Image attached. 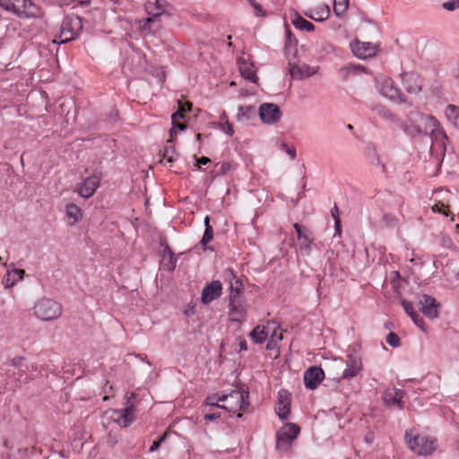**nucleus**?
<instances>
[{
    "mask_svg": "<svg viewBox=\"0 0 459 459\" xmlns=\"http://www.w3.org/2000/svg\"><path fill=\"white\" fill-rule=\"evenodd\" d=\"M239 72L241 75L247 80L252 82H256L257 77L250 64L245 61L239 62Z\"/></svg>",
    "mask_w": 459,
    "mask_h": 459,
    "instance_id": "nucleus-30",
    "label": "nucleus"
},
{
    "mask_svg": "<svg viewBox=\"0 0 459 459\" xmlns=\"http://www.w3.org/2000/svg\"><path fill=\"white\" fill-rule=\"evenodd\" d=\"M248 393H244L238 390H233L229 394H223L217 398L218 402H225L229 399L234 400L238 403V408L241 411H244L249 405L247 402Z\"/></svg>",
    "mask_w": 459,
    "mask_h": 459,
    "instance_id": "nucleus-20",
    "label": "nucleus"
},
{
    "mask_svg": "<svg viewBox=\"0 0 459 459\" xmlns=\"http://www.w3.org/2000/svg\"><path fill=\"white\" fill-rule=\"evenodd\" d=\"M173 143V137L167 142L168 144ZM176 154V149L173 145H166L162 153L163 159H165L168 162L171 163L174 161V155Z\"/></svg>",
    "mask_w": 459,
    "mask_h": 459,
    "instance_id": "nucleus-37",
    "label": "nucleus"
},
{
    "mask_svg": "<svg viewBox=\"0 0 459 459\" xmlns=\"http://www.w3.org/2000/svg\"><path fill=\"white\" fill-rule=\"evenodd\" d=\"M205 404L206 405H210V406H215V407H219V408H221V409H224V410H227V407L224 406V405H219L217 403L214 402V398L213 397H207L205 399Z\"/></svg>",
    "mask_w": 459,
    "mask_h": 459,
    "instance_id": "nucleus-54",
    "label": "nucleus"
},
{
    "mask_svg": "<svg viewBox=\"0 0 459 459\" xmlns=\"http://www.w3.org/2000/svg\"><path fill=\"white\" fill-rule=\"evenodd\" d=\"M442 7L447 11H455L459 9V0H450L444 2Z\"/></svg>",
    "mask_w": 459,
    "mask_h": 459,
    "instance_id": "nucleus-49",
    "label": "nucleus"
},
{
    "mask_svg": "<svg viewBox=\"0 0 459 459\" xmlns=\"http://www.w3.org/2000/svg\"><path fill=\"white\" fill-rule=\"evenodd\" d=\"M346 366L353 368L355 370L361 371V369H362L361 359L359 357L357 358L352 355H348L347 360H346Z\"/></svg>",
    "mask_w": 459,
    "mask_h": 459,
    "instance_id": "nucleus-40",
    "label": "nucleus"
},
{
    "mask_svg": "<svg viewBox=\"0 0 459 459\" xmlns=\"http://www.w3.org/2000/svg\"><path fill=\"white\" fill-rule=\"evenodd\" d=\"M303 378L306 388L314 390L325 378V372L321 368L312 366L304 372Z\"/></svg>",
    "mask_w": 459,
    "mask_h": 459,
    "instance_id": "nucleus-11",
    "label": "nucleus"
},
{
    "mask_svg": "<svg viewBox=\"0 0 459 459\" xmlns=\"http://www.w3.org/2000/svg\"><path fill=\"white\" fill-rule=\"evenodd\" d=\"M221 129L227 134L232 136L234 134L232 125L226 119V115L223 114L221 117V122L220 124Z\"/></svg>",
    "mask_w": 459,
    "mask_h": 459,
    "instance_id": "nucleus-44",
    "label": "nucleus"
},
{
    "mask_svg": "<svg viewBox=\"0 0 459 459\" xmlns=\"http://www.w3.org/2000/svg\"><path fill=\"white\" fill-rule=\"evenodd\" d=\"M66 214L70 219H73L74 221H77L81 217V210L74 204H68L66 205Z\"/></svg>",
    "mask_w": 459,
    "mask_h": 459,
    "instance_id": "nucleus-39",
    "label": "nucleus"
},
{
    "mask_svg": "<svg viewBox=\"0 0 459 459\" xmlns=\"http://www.w3.org/2000/svg\"><path fill=\"white\" fill-rule=\"evenodd\" d=\"M213 238V229L211 225H207V228L204 230V233L200 241L202 246H205Z\"/></svg>",
    "mask_w": 459,
    "mask_h": 459,
    "instance_id": "nucleus-45",
    "label": "nucleus"
},
{
    "mask_svg": "<svg viewBox=\"0 0 459 459\" xmlns=\"http://www.w3.org/2000/svg\"><path fill=\"white\" fill-rule=\"evenodd\" d=\"M100 185V179L96 176L89 177L80 184L78 192L81 196L90 198L93 195Z\"/></svg>",
    "mask_w": 459,
    "mask_h": 459,
    "instance_id": "nucleus-19",
    "label": "nucleus"
},
{
    "mask_svg": "<svg viewBox=\"0 0 459 459\" xmlns=\"http://www.w3.org/2000/svg\"><path fill=\"white\" fill-rule=\"evenodd\" d=\"M82 30V22L78 15H67L62 22L58 43H67L76 39Z\"/></svg>",
    "mask_w": 459,
    "mask_h": 459,
    "instance_id": "nucleus-5",
    "label": "nucleus"
},
{
    "mask_svg": "<svg viewBox=\"0 0 459 459\" xmlns=\"http://www.w3.org/2000/svg\"><path fill=\"white\" fill-rule=\"evenodd\" d=\"M281 147L290 155L291 160L296 158V149L294 147H290L285 143H281Z\"/></svg>",
    "mask_w": 459,
    "mask_h": 459,
    "instance_id": "nucleus-51",
    "label": "nucleus"
},
{
    "mask_svg": "<svg viewBox=\"0 0 459 459\" xmlns=\"http://www.w3.org/2000/svg\"><path fill=\"white\" fill-rule=\"evenodd\" d=\"M224 277L226 280L230 281V294L243 293L242 281L234 274L232 270H230V269L226 270L224 273Z\"/></svg>",
    "mask_w": 459,
    "mask_h": 459,
    "instance_id": "nucleus-22",
    "label": "nucleus"
},
{
    "mask_svg": "<svg viewBox=\"0 0 459 459\" xmlns=\"http://www.w3.org/2000/svg\"><path fill=\"white\" fill-rule=\"evenodd\" d=\"M411 134L413 135H430L431 141L446 140L447 136L440 127L438 121L432 116L411 112L410 117Z\"/></svg>",
    "mask_w": 459,
    "mask_h": 459,
    "instance_id": "nucleus-1",
    "label": "nucleus"
},
{
    "mask_svg": "<svg viewBox=\"0 0 459 459\" xmlns=\"http://www.w3.org/2000/svg\"><path fill=\"white\" fill-rule=\"evenodd\" d=\"M371 108L382 118L389 120L391 122L396 121L395 116L385 106L376 105V106H373Z\"/></svg>",
    "mask_w": 459,
    "mask_h": 459,
    "instance_id": "nucleus-34",
    "label": "nucleus"
},
{
    "mask_svg": "<svg viewBox=\"0 0 459 459\" xmlns=\"http://www.w3.org/2000/svg\"><path fill=\"white\" fill-rule=\"evenodd\" d=\"M360 371L359 370H355L353 368H351V367H347L342 376L338 378V381H340V379H351L354 377H356Z\"/></svg>",
    "mask_w": 459,
    "mask_h": 459,
    "instance_id": "nucleus-47",
    "label": "nucleus"
},
{
    "mask_svg": "<svg viewBox=\"0 0 459 459\" xmlns=\"http://www.w3.org/2000/svg\"><path fill=\"white\" fill-rule=\"evenodd\" d=\"M418 306L421 313L428 318L434 319L438 316L440 304L435 298L427 294H420L418 297Z\"/></svg>",
    "mask_w": 459,
    "mask_h": 459,
    "instance_id": "nucleus-7",
    "label": "nucleus"
},
{
    "mask_svg": "<svg viewBox=\"0 0 459 459\" xmlns=\"http://www.w3.org/2000/svg\"><path fill=\"white\" fill-rule=\"evenodd\" d=\"M247 350V344L246 341H241L239 342V351H244Z\"/></svg>",
    "mask_w": 459,
    "mask_h": 459,
    "instance_id": "nucleus-60",
    "label": "nucleus"
},
{
    "mask_svg": "<svg viewBox=\"0 0 459 459\" xmlns=\"http://www.w3.org/2000/svg\"><path fill=\"white\" fill-rule=\"evenodd\" d=\"M289 71L291 78L296 80H302L316 73L315 67H311L305 63H296L292 56L289 57Z\"/></svg>",
    "mask_w": 459,
    "mask_h": 459,
    "instance_id": "nucleus-9",
    "label": "nucleus"
},
{
    "mask_svg": "<svg viewBox=\"0 0 459 459\" xmlns=\"http://www.w3.org/2000/svg\"><path fill=\"white\" fill-rule=\"evenodd\" d=\"M380 93L390 99L391 100L403 103L406 101V97L401 92V91L394 85L391 79H385L380 87Z\"/></svg>",
    "mask_w": 459,
    "mask_h": 459,
    "instance_id": "nucleus-12",
    "label": "nucleus"
},
{
    "mask_svg": "<svg viewBox=\"0 0 459 459\" xmlns=\"http://www.w3.org/2000/svg\"><path fill=\"white\" fill-rule=\"evenodd\" d=\"M185 117V115L181 113V111H176L173 113L171 118H172V127L169 130V136L172 138L174 134H176L175 129L178 128L180 131H183L186 129V126L183 123L179 122V119H183Z\"/></svg>",
    "mask_w": 459,
    "mask_h": 459,
    "instance_id": "nucleus-31",
    "label": "nucleus"
},
{
    "mask_svg": "<svg viewBox=\"0 0 459 459\" xmlns=\"http://www.w3.org/2000/svg\"><path fill=\"white\" fill-rule=\"evenodd\" d=\"M280 108L273 103H263L259 107V117L264 124L274 125L281 118Z\"/></svg>",
    "mask_w": 459,
    "mask_h": 459,
    "instance_id": "nucleus-8",
    "label": "nucleus"
},
{
    "mask_svg": "<svg viewBox=\"0 0 459 459\" xmlns=\"http://www.w3.org/2000/svg\"><path fill=\"white\" fill-rule=\"evenodd\" d=\"M297 45L298 40L295 36L291 33L288 26H286V43H285V55L289 57L292 56L293 59L296 58L297 56Z\"/></svg>",
    "mask_w": 459,
    "mask_h": 459,
    "instance_id": "nucleus-21",
    "label": "nucleus"
},
{
    "mask_svg": "<svg viewBox=\"0 0 459 459\" xmlns=\"http://www.w3.org/2000/svg\"><path fill=\"white\" fill-rule=\"evenodd\" d=\"M222 293V285L220 281H212L208 283L202 290L201 301L204 304H209L212 300L220 298Z\"/></svg>",
    "mask_w": 459,
    "mask_h": 459,
    "instance_id": "nucleus-15",
    "label": "nucleus"
},
{
    "mask_svg": "<svg viewBox=\"0 0 459 459\" xmlns=\"http://www.w3.org/2000/svg\"><path fill=\"white\" fill-rule=\"evenodd\" d=\"M331 215L333 218L334 221L336 220H340L339 218V209L336 204L333 205V207L331 209Z\"/></svg>",
    "mask_w": 459,
    "mask_h": 459,
    "instance_id": "nucleus-58",
    "label": "nucleus"
},
{
    "mask_svg": "<svg viewBox=\"0 0 459 459\" xmlns=\"http://www.w3.org/2000/svg\"><path fill=\"white\" fill-rule=\"evenodd\" d=\"M300 429L297 424L287 423L277 433V446L280 447L282 444L291 443L299 434Z\"/></svg>",
    "mask_w": 459,
    "mask_h": 459,
    "instance_id": "nucleus-13",
    "label": "nucleus"
},
{
    "mask_svg": "<svg viewBox=\"0 0 459 459\" xmlns=\"http://www.w3.org/2000/svg\"><path fill=\"white\" fill-rule=\"evenodd\" d=\"M167 435L168 433L165 432L157 441L160 442V444H161L166 439Z\"/></svg>",
    "mask_w": 459,
    "mask_h": 459,
    "instance_id": "nucleus-62",
    "label": "nucleus"
},
{
    "mask_svg": "<svg viewBox=\"0 0 459 459\" xmlns=\"http://www.w3.org/2000/svg\"><path fill=\"white\" fill-rule=\"evenodd\" d=\"M255 116V108L252 105L239 106L237 118L238 121H247Z\"/></svg>",
    "mask_w": 459,
    "mask_h": 459,
    "instance_id": "nucleus-29",
    "label": "nucleus"
},
{
    "mask_svg": "<svg viewBox=\"0 0 459 459\" xmlns=\"http://www.w3.org/2000/svg\"><path fill=\"white\" fill-rule=\"evenodd\" d=\"M178 111H181L182 114H185L186 111H190L192 108V103L187 101L186 103H183L181 100L178 101Z\"/></svg>",
    "mask_w": 459,
    "mask_h": 459,
    "instance_id": "nucleus-52",
    "label": "nucleus"
},
{
    "mask_svg": "<svg viewBox=\"0 0 459 459\" xmlns=\"http://www.w3.org/2000/svg\"><path fill=\"white\" fill-rule=\"evenodd\" d=\"M235 168H236V165L231 162H223L221 164L217 163L215 165V172H216L217 176L224 175L228 171L234 169Z\"/></svg>",
    "mask_w": 459,
    "mask_h": 459,
    "instance_id": "nucleus-41",
    "label": "nucleus"
},
{
    "mask_svg": "<svg viewBox=\"0 0 459 459\" xmlns=\"http://www.w3.org/2000/svg\"><path fill=\"white\" fill-rule=\"evenodd\" d=\"M404 440L408 447L419 455H428L435 451V440L426 436L413 435L411 430H406Z\"/></svg>",
    "mask_w": 459,
    "mask_h": 459,
    "instance_id": "nucleus-4",
    "label": "nucleus"
},
{
    "mask_svg": "<svg viewBox=\"0 0 459 459\" xmlns=\"http://www.w3.org/2000/svg\"><path fill=\"white\" fill-rule=\"evenodd\" d=\"M177 259L173 256H169L166 261H163V266L169 272H172L176 268Z\"/></svg>",
    "mask_w": 459,
    "mask_h": 459,
    "instance_id": "nucleus-50",
    "label": "nucleus"
},
{
    "mask_svg": "<svg viewBox=\"0 0 459 459\" xmlns=\"http://www.w3.org/2000/svg\"><path fill=\"white\" fill-rule=\"evenodd\" d=\"M350 46L353 54L360 59L374 56L377 50V47L370 42H360L359 40H355L351 42Z\"/></svg>",
    "mask_w": 459,
    "mask_h": 459,
    "instance_id": "nucleus-14",
    "label": "nucleus"
},
{
    "mask_svg": "<svg viewBox=\"0 0 459 459\" xmlns=\"http://www.w3.org/2000/svg\"><path fill=\"white\" fill-rule=\"evenodd\" d=\"M230 320L242 323L247 317V306L229 307Z\"/></svg>",
    "mask_w": 459,
    "mask_h": 459,
    "instance_id": "nucleus-27",
    "label": "nucleus"
},
{
    "mask_svg": "<svg viewBox=\"0 0 459 459\" xmlns=\"http://www.w3.org/2000/svg\"><path fill=\"white\" fill-rule=\"evenodd\" d=\"M382 221L385 227L394 228L398 225V219L390 213H385L382 218Z\"/></svg>",
    "mask_w": 459,
    "mask_h": 459,
    "instance_id": "nucleus-42",
    "label": "nucleus"
},
{
    "mask_svg": "<svg viewBox=\"0 0 459 459\" xmlns=\"http://www.w3.org/2000/svg\"><path fill=\"white\" fill-rule=\"evenodd\" d=\"M145 9L149 15L160 20L161 14L165 12V3L159 0H149Z\"/></svg>",
    "mask_w": 459,
    "mask_h": 459,
    "instance_id": "nucleus-23",
    "label": "nucleus"
},
{
    "mask_svg": "<svg viewBox=\"0 0 459 459\" xmlns=\"http://www.w3.org/2000/svg\"><path fill=\"white\" fill-rule=\"evenodd\" d=\"M445 207V204H442V203H438L437 204H435L433 207H432V211L434 212H440V213H444L446 216H448L450 213L449 212H443V208Z\"/></svg>",
    "mask_w": 459,
    "mask_h": 459,
    "instance_id": "nucleus-53",
    "label": "nucleus"
},
{
    "mask_svg": "<svg viewBox=\"0 0 459 459\" xmlns=\"http://www.w3.org/2000/svg\"><path fill=\"white\" fill-rule=\"evenodd\" d=\"M25 272L22 269H13L8 271L4 277V283L6 288L13 287L16 282L23 278Z\"/></svg>",
    "mask_w": 459,
    "mask_h": 459,
    "instance_id": "nucleus-25",
    "label": "nucleus"
},
{
    "mask_svg": "<svg viewBox=\"0 0 459 459\" xmlns=\"http://www.w3.org/2000/svg\"><path fill=\"white\" fill-rule=\"evenodd\" d=\"M195 160H196V162H197V166L198 168L200 169V165H206L208 163L211 162V160L207 157H201V158H196V156H195Z\"/></svg>",
    "mask_w": 459,
    "mask_h": 459,
    "instance_id": "nucleus-55",
    "label": "nucleus"
},
{
    "mask_svg": "<svg viewBox=\"0 0 459 459\" xmlns=\"http://www.w3.org/2000/svg\"><path fill=\"white\" fill-rule=\"evenodd\" d=\"M403 391L396 388L387 389L383 394L384 403L388 406H397L400 409L403 408L402 398L403 397Z\"/></svg>",
    "mask_w": 459,
    "mask_h": 459,
    "instance_id": "nucleus-18",
    "label": "nucleus"
},
{
    "mask_svg": "<svg viewBox=\"0 0 459 459\" xmlns=\"http://www.w3.org/2000/svg\"><path fill=\"white\" fill-rule=\"evenodd\" d=\"M401 304L406 312V314L411 318V320L414 322L416 325L419 327H423L424 321L423 319L419 316V314L414 310L413 305L411 302L402 299Z\"/></svg>",
    "mask_w": 459,
    "mask_h": 459,
    "instance_id": "nucleus-24",
    "label": "nucleus"
},
{
    "mask_svg": "<svg viewBox=\"0 0 459 459\" xmlns=\"http://www.w3.org/2000/svg\"><path fill=\"white\" fill-rule=\"evenodd\" d=\"M293 228L297 232V237L299 240V251L306 255H309L311 254V245L314 241V238L312 233L307 230L302 229V227L299 223H294Z\"/></svg>",
    "mask_w": 459,
    "mask_h": 459,
    "instance_id": "nucleus-10",
    "label": "nucleus"
},
{
    "mask_svg": "<svg viewBox=\"0 0 459 459\" xmlns=\"http://www.w3.org/2000/svg\"><path fill=\"white\" fill-rule=\"evenodd\" d=\"M247 306L244 293L230 294L229 307H241Z\"/></svg>",
    "mask_w": 459,
    "mask_h": 459,
    "instance_id": "nucleus-38",
    "label": "nucleus"
},
{
    "mask_svg": "<svg viewBox=\"0 0 459 459\" xmlns=\"http://www.w3.org/2000/svg\"><path fill=\"white\" fill-rule=\"evenodd\" d=\"M313 13H306L305 14L312 20L322 22L329 18L331 12L329 6L325 4L323 7L313 11Z\"/></svg>",
    "mask_w": 459,
    "mask_h": 459,
    "instance_id": "nucleus-28",
    "label": "nucleus"
},
{
    "mask_svg": "<svg viewBox=\"0 0 459 459\" xmlns=\"http://www.w3.org/2000/svg\"><path fill=\"white\" fill-rule=\"evenodd\" d=\"M403 85L409 93L417 94L422 89V79L416 73H403Z\"/></svg>",
    "mask_w": 459,
    "mask_h": 459,
    "instance_id": "nucleus-16",
    "label": "nucleus"
},
{
    "mask_svg": "<svg viewBox=\"0 0 459 459\" xmlns=\"http://www.w3.org/2000/svg\"><path fill=\"white\" fill-rule=\"evenodd\" d=\"M160 446V442H158V441L156 440V441H154V442L152 443V445L151 446V447H150L149 451H150L151 453L155 452L156 450H158V449H159Z\"/></svg>",
    "mask_w": 459,
    "mask_h": 459,
    "instance_id": "nucleus-59",
    "label": "nucleus"
},
{
    "mask_svg": "<svg viewBox=\"0 0 459 459\" xmlns=\"http://www.w3.org/2000/svg\"><path fill=\"white\" fill-rule=\"evenodd\" d=\"M173 255H174V253L172 252L171 248L169 246H167L163 250V255H162L163 261H166L167 258H169V256H173Z\"/></svg>",
    "mask_w": 459,
    "mask_h": 459,
    "instance_id": "nucleus-56",
    "label": "nucleus"
},
{
    "mask_svg": "<svg viewBox=\"0 0 459 459\" xmlns=\"http://www.w3.org/2000/svg\"><path fill=\"white\" fill-rule=\"evenodd\" d=\"M34 315L42 321H51L62 314V306L52 299L43 298L33 307Z\"/></svg>",
    "mask_w": 459,
    "mask_h": 459,
    "instance_id": "nucleus-3",
    "label": "nucleus"
},
{
    "mask_svg": "<svg viewBox=\"0 0 459 459\" xmlns=\"http://www.w3.org/2000/svg\"><path fill=\"white\" fill-rule=\"evenodd\" d=\"M349 6V0H333V12L338 17L342 16Z\"/></svg>",
    "mask_w": 459,
    "mask_h": 459,
    "instance_id": "nucleus-36",
    "label": "nucleus"
},
{
    "mask_svg": "<svg viewBox=\"0 0 459 459\" xmlns=\"http://www.w3.org/2000/svg\"><path fill=\"white\" fill-rule=\"evenodd\" d=\"M0 7L19 18H39L42 9L31 0H0Z\"/></svg>",
    "mask_w": 459,
    "mask_h": 459,
    "instance_id": "nucleus-2",
    "label": "nucleus"
},
{
    "mask_svg": "<svg viewBox=\"0 0 459 459\" xmlns=\"http://www.w3.org/2000/svg\"><path fill=\"white\" fill-rule=\"evenodd\" d=\"M135 395L134 393H130L126 394V398L127 400L126 406L124 410H113L111 411L112 420L117 422L120 427L126 428L128 427L134 420V405L130 403V399L134 398Z\"/></svg>",
    "mask_w": 459,
    "mask_h": 459,
    "instance_id": "nucleus-6",
    "label": "nucleus"
},
{
    "mask_svg": "<svg viewBox=\"0 0 459 459\" xmlns=\"http://www.w3.org/2000/svg\"><path fill=\"white\" fill-rule=\"evenodd\" d=\"M221 417L220 413H206L204 415V420L206 421H212L216 419H219Z\"/></svg>",
    "mask_w": 459,
    "mask_h": 459,
    "instance_id": "nucleus-57",
    "label": "nucleus"
},
{
    "mask_svg": "<svg viewBox=\"0 0 459 459\" xmlns=\"http://www.w3.org/2000/svg\"><path fill=\"white\" fill-rule=\"evenodd\" d=\"M290 409V394L286 390L278 392V408L277 414L281 420H286L289 416Z\"/></svg>",
    "mask_w": 459,
    "mask_h": 459,
    "instance_id": "nucleus-17",
    "label": "nucleus"
},
{
    "mask_svg": "<svg viewBox=\"0 0 459 459\" xmlns=\"http://www.w3.org/2000/svg\"><path fill=\"white\" fill-rule=\"evenodd\" d=\"M386 342L394 347V348H396V347H399L400 346V338L399 336L394 333V332H391L387 334L386 336V339H385Z\"/></svg>",
    "mask_w": 459,
    "mask_h": 459,
    "instance_id": "nucleus-48",
    "label": "nucleus"
},
{
    "mask_svg": "<svg viewBox=\"0 0 459 459\" xmlns=\"http://www.w3.org/2000/svg\"><path fill=\"white\" fill-rule=\"evenodd\" d=\"M196 139H197V141H201V139H202V134H196Z\"/></svg>",
    "mask_w": 459,
    "mask_h": 459,
    "instance_id": "nucleus-64",
    "label": "nucleus"
},
{
    "mask_svg": "<svg viewBox=\"0 0 459 459\" xmlns=\"http://www.w3.org/2000/svg\"><path fill=\"white\" fill-rule=\"evenodd\" d=\"M291 22L296 29L300 30L313 31L315 30V26L312 22L307 21L297 13H295V16L291 20Z\"/></svg>",
    "mask_w": 459,
    "mask_h": 459,
    "instance_id": "nucleus-26",
    "label": "nucleus"
},
{
    "mask_svg": "<svg viewBox=\"0 0 459 459\" xmlns=\"http://www.w3.org/2000/svg\"><path fill=\"white\" fill-rule=\"evenodd\" d=\"M24 360L23 357H15L12 359L11 365L16 368H18L20 376L22 377L23 374L26 373V369H28V367H23L22 362Z\"/></svg>",
    "mask_w": 459,
    "mask_h": 459,
    "instance_id": "nucleus-43",
    "label": "nucleus"
},
{
    "mask_svg": "<svg viewBox=\"0 0 459 459\" xmlns=\"http://www.w3.org/2000/svg\"><path fill=\"white\" fill-rule=\"evenodd\" d=\"M207 225H210V219H209L208 216H206L205 219H204L205 229L207 228Z\"/></svg>",
    "mask_w": 459,
    "mask_h": 459,
    "instance_id": "nucleus-63",
    "label": "nucleus"
},
{
    "mask_svg": "<svg viewBox=\"0 0 459 459\" xmlns=\"http://www.w3.org/2000/svg\"><path fill=\"white\" fill-rule=\"evenodd\" d=\"M334 226H335V230L338 234H341V221L340 220H336L334 221Z\"/></svg>",
    "mask_w": 459,
    "mask_h": 459,
    "instance_id": "nucleus-61",
    "label": "nucleus"
},
{
    "mask_svg": "<svg viewBox=\"0 0 459 459\" xmlns=\"http://www.w3.org/2000/svg\"><path fill=\"white\" fill-rule=\"evenodd\" d=\"M447 119L457 128H459V107L448 105L446 108Z\"/></svg>",
    "mask_w": 459,
    "mask_h": 459,
    "instance_id": "nucleus-32",
    "label": "nucleus"
},
{
    "mask_svg": "<svg viewBox=\"0 0 459 459\" xmlns=\"http://www.w3.org/2000/svg\"><path fill=\"white\" fill-rule=\"evenodd\" d=\"M157 22H160L159 19L150 15V17L140 21L139 28L143 32L149 33L152 30Z\"/></svg>",
    "mask_w": 459,
    "mask_h": 459,
    "instance_id": "nucleus-35",
    "label": "nucleus"
},
{
    "mask_svg": "<svg viewBox=\"0 0 459 459\" xmlns=\"http://www.w3.org/2000/svg\"><path fill=\"white\" fill-rule=\"evenodd\" d=\"M247 1L250 4V5L253 7L255 16L264 17L266 15L262 5L259 3H257L256 0H247Z\"/></svg>",
    "mask_w": 459,
    "mask_h": 459,
    "instance_id": "nucleus-46",
    "label": "nucleus"
},
{
    "mask_svg": "<svg viewBox=\"0 0 459 459\" xmlns=\"http://www.w3.org/2000/svg\"><path fill=\"white\" fill-rule=\"evenodd\" d=\"M249 335L255 342L263 343L266 340L268 333L265 331L264 326L261 327L260 325H257L252 330Z\"/></svg>",
    "mask_w": 459,
    "mask_h": 459,
    "instance_id": "nucleus-33",
    "label": "nucleus"
}]
</instances>
